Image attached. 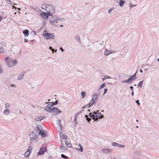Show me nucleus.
Wrapping results in <instances>:
<instances>
[{
  "label": "nucleus",
  "instance_id": "1",
  "mask_svg": "<svg viewBox=\"0 0 159 159\" xmlns=\"http://www.w3.org/2000/svg\"><path fill=\"white\" fill-rule=\"evenodd\" d=\"M41 8L43 9H45L50 16H52L53 14L55 12V8L51 4H42L41 6Z\"/></svg>",
  "mask_w": 159,
  "mask_h": 159
},
{
  "label": "nucleus",
  "instance_id": "2",
  "mask_svg": "<svg viewBox=\"0 0 159 159\" xmlns=\"http://www.w3.org/2000/svg\"><path fill=\"white\" fill-rule=\"evenodd\" d=\"M89 116L94 121H98V119H101L104 117L103 115L99 112V111H98L96 112L94 111L93 113H89Z\"/></svg>",
  "mask_w": 159,
  "mask_h": 159
},
{
  "label": "nucleus",
  "instance_id": "3",
  "mask_svg": "<svg viewBox=\"0 0 159 159\" xmlns=\"http://www.w3.org/2000/svg\"><path fill=\"white\" fill-rule=\"evenodd\" d=\"M5 61L8 66L9 67L14 66L18 63L17 61L16 60H12L9 57H5Z\"/></svg>",
  "mask_w": 159,
  "mask_h": 159
},
{
  "label": "nucleus",
  "instance_id": "4",
  "mask_svg": "<svg viewBox=\"0 0 159 159\" xmlns=\"http://www.w3.org/2000/svg\"><path fill=\"white\" fill-rule=\"evenodd\" d=\"M38 132L37 130H34L29 134L30 141L33 142L37 139L39 136Z\"/></svg>",
  "mask_w": 159,
  "mask_h": 159
},
{
  "label": "nucleus",
  "instance_id": "5",
  "mask_svg": "<svg viewBox=\"0 0 159 159\" xmlns=\"http://www.w3.org/2000/svg\"><path fill=\"white\" fill-rule=\"evenodd\" d=\"M98 94L97 93H94L92 96V98L90 103L86 105L87 106L91 107L93 104L95 103L98 100Z\"/></svg>",
  "mask_w": 159,
  "mask_h": 159
},
{
  "label": "nucleus",
  "instance_id": "6",
  "mask_svg": "<svg viewBox=\"0 0 159 159\" xmlns=\"http://www.w3.org/2000/svg\"><path fill=\"white\" fill-rule=\"evenodd\" d=\"M43 35L44 37L47 40L54 39L55 38V37L53 34L49 33L46 30L44 31Z\"/></svg>",
  "mask_w": 159,
  "mask_h": 159
},
{
  "label": "nucleus",
  "instance_id": "7",
  "mask_svg": "<svg viewBox=\"0 0 159 159\" xmlns=\"http://www.w3.org/2000/svg\"><path fill=\"white\" fill-rule=\"evenodd\" d=\"M58 18H52L49 20L50 23L54 26L56 25V23H57V21H58Z\"/></svg>",
  "mask_w": 159,
  "mask_h": 159
},
{
  "label": "nucleus",
  "instance_id": "8",
  "mask_svg": "<svg viewBox=\"0 0 159 159\" xmlns=\"http://www.w3.org/2000/svg\"><path fill=\"white\" fill-rule=\"evenodd\" d=\"M61 111L57 107H54L52 109L51 113L54 115H56L61 113Z\"/></svg>",
  "mask_w": 159,
  "mask_h": 159
},
{
  "label": "nucleus",
  "instance_id": "9",
  "mask_svg": "<svg viewBox=\"0 0 159 159\" xmlns=\"http://www.w3.org/2000/svg\"><path fill=\"white\" fill-rule=\"evenodd\" d=\"M112 149L107 148H103L102 149V152L105 154H108L112 152Z\"/></svg>",
  "mask_w": 159,
  "mask_h": 159
},
{
  "label": "nucleus",
  "instance_id": "10",
  "mask_svg": "<svg viewBox=\"0 0 159 159\" xmlns=\"http://www.w3.org/2000/svg\"><path fill=\"white\" fill-rule=\"evenodd\" d=\"M116 52V51L114 50H111V51H109L107 49H106L104 53V55L105 56H107L111 54L115 53Z\"/></svg>",
  "mask_w": 159,
  "mask_h": 159
},
{
  "label": "nucleus",
  "instance_id": "11",
  "mask_svg": "<svg viewBox=\"0 0 159 159\" xmlns=\"http://www.w3.org/2000/svg\"><path fill=\"white\" fill-rule=\"evenodd\" d=\"M46 150V147L41 148L39 149V152L38 153V155H43Z\"/></svg>",
  "mask_w": 159,
  "mask_h": 159
},
{
  "label": "nucleus",
  "instance_id": "12",
  "mask_svg": "<svg viewBox=\"0 0 159 159\" xmlns=\"http://www.w3.org/2000/svg\"><path fill=\"white\" fill-rule=\"evenodd\" d=\"M40 16L44 19H47L49 16H50L47 12L46 13L43 12L40 13Z\"/></svg>",
  "mask_w": 159,
  "mask_h": 159
},
{
  "label": "nucleus",
  "instance_id": "13",
  "mask_svg": "<svg viewBox=\"0 0 159 159\" xmlns=\"http://www.w3.org/2000/svg\"><path fill=\"white\" fill-rule=\"evenodd\" d=\"M52 107V105L49 104L45 108L44 110L47 111H50L51 112V110Z\"/></svg>",
  "mask_w": 159,
  "mask_h": 159
},
{
  "label": "nucleus",
  "instance_id": "14",
  "mask_svg": "<svg viewBox=\"0 0 159 159\" xmlns=\"http://www.w3.org/2000/svg\"><path fill=\"white\" fill-rule=\"evenodd\" d=\"M10 113V111L9 109H5L3 111V114L5 116H8Z\"/></svg>",
  "mask_w": 159,
  "mask_h": 159
},
{
  "label": "nucleus",
  "instance_id": "15",
  "mask_svg": "<svg viewBox=\"0 0 159 159\" xmlns=\"http://www.w3.org/2000/svg\"><path fill=\"white\" fill-rule=\"evenodd\" d=\"M57 124H58V125L59 126V127H60V131H59V132L60 133V136H61V130H62V125L61 124V121L60 120H58L57 122Z\"/></svg>",
  "mask_w": 159,
  "mask_h": 159
},
{
  "label": "nucleus",
  "instance_id": "16",
  "mask_svg": "<svg viewBox=\"0 0 159 159\" xmlns=\"http://www.w3.org/2000/svg\"><path fill=\"white\" fill-rule=\"evenodd\" d=\"M43 124H39L37 125L36 127V129L35 130H37L38 132L40 131H42L41 130L43 128Z\"/></svg>",
  "mask_w": 159,
  "mask_h": 159
},
{
  "label": "nucleus",
  "instance_id": "17",
  "mask_svg": "<svg viewBox=\"0 0 159 159\" xmlns=\"http://www.w3.org/2000/svg\"><path fill=\"white\" fill-rule=\"evenodd\" d=\"M38 134L41 135L42 137H43L46 135L47 132H44L43 130L40 131L38 132Z\"/></svg>",
  "mask_w": 159,
  "mask_h": 159
},
{
  "label": "nucleus",
  "instance_id": "18",
  "mask_svg": "<svg viewBox=\"0 0 159 159\" xmlns=\"http://www.w3.org/2000/svg\"><path fill=\"white\" fill-rule=\"evenodd\" d=\"M25 74V72H22L20 75H19L18 78V80H22L24 78Z\"/></svg>",
  "mask_w": 159,
  "mask_h": 159
},
{
  "label": "nucleus",
  "instance_id": "19",
  "mask_svg": "<svg viewBox=\"0 0 159 159\" xmlns=\"http://www.w3.org/2000/svg\"><path fill=\"white\" fill-rule=\"evenodd\" d=\"M136 73V72L135 73V74L133 75L130 78L128 79L129 82L130 81H133L136 79V78L135 77Z\"/></svg>",
  "mask_w": 159,
  "mask_h": 159
},
{
  "label": "nucleus",
  "instance_id": "20",
  "mask_svg": "<svg viewBox=\"0 0 159 159\" xmlns=\"http://www.w3.org/2000/svg\"><path fill=\"white\" fill-rule=\"evenodd\" d=\"M44 118L43 116H39L36 117L35 119L37 121H40Z\"/></svg>",
  "mask_w": 159,
  "mask_h": 159
},
{
  "label": "nucleus",
  "instance_id": "21",
  "mask_svg": "<svg viewBox=\"0 0 159 159\" xmlns=\"http://www.w3.org/2000/svg\"><path fill=\"white\" fill-rule=\"evenodd\" d=\"M125 3V0H120L118 3H119V5L121 7L123 6L124 4Z\"/></svg>",
  "mask_w": 159,
  "mask_h": 159
},
{
  "label": "nucleus",
  "instance_id": "22",
  "mask_svg": "<svg viewBox=\"0 0 159 159\" xmlns=\"http://www.w3.org/2000/svg\"><path fill=\"white\" fill-rule=\"evenodd\" d=\"M23 34L25 37H27L28 36L29 34V31L27 30H25L23 31Z\"/></svg>",
  "mask_w": 159,
  "mask_h": 159
},
{
  "label": "nucleus",
  "instance_id": "23",
  "mask_svg": "<svg viewBox=\"0 0 159 159\" xmlns=\"http://www.w3.org/2000/svg\"><path fill=\"white\" fill-rule=\"evenodd\" d=\"M65 144L66 146L70 148H72V145L68 141H66L65 142Z\"/></svg>",
  "mask_w": 159,
  "mask_h": 159
},
{
  "label": "nucleus",
  "instance_id": "24",
  "mask_svg": "<svg viewBox=\"0 0 159 159\" xmlns=\"http://www.w3.org/2000/svg\"><path fill=\"white\" fill-rule=\"evenodd\" d=\"M66 149L65 148L64 146L63 145H61L60 148V151L63 152L66 151Z\"/></svg>",
  "mask_w": 159,
  "mask_h": 159
},
{
  "label": "nucleus",
  "instance_id": "25",
  "mask_svg": "<svg viewBox=\"0 0 159 159\" xmlns=\"http://www.w3.org/2000/svg\"><path fill=\"white\" fill-rule=\"evenodd\" d=\"M88 106H86V105L85 106V107H83L79 111L77 112V113L79 115V114H81L82 112V111H83V110H84V108H85V107H88Z\"/></svg>",
  "mask_w": 159,
  "mask_h": 159
},
{
  "label": "nucleus",
  "instance_id": "26",
  "mask_svg": "<svg viewBox=\"0 0 159 159\" xmlns=\"http://www.w3.org/2000/svg\"><path fill=\"white\" fill-rule=\"evenodd\" d=\"M30 152H28L27 151H26L24 153V156L25 157H28L30 154Z\"/></svg>",
  "mask_w": 159,
  "mask_h": 159
},
{
  "label": "nucleus",
  "instance_id": "27",
  "mask_svg": "<svg viewBox=\"0 0 159 159\" xmlns=\"http://www.w3.org/2000/svg\"><path fill=\"white\" fill-rule=\"evenodd\" d=\"M78 115L77 113H76L74 116V120L75 121V122H76L77 120V116H78Z\"/></svg>",
  "mask_w": 159,
  "mask_h": 159
},
{
  "label": "nucleus",
  "instance_id": "28",
  "mask_svg": "<svg viewBox=\"0 0 159 159\" xmlns=\"http://www.w3.org/2000/svg\"><path fill=\"white\" fill-rule=\"evenodd\" d=\"M75 39L76 41H77L79 42H80V37L79 35H76L75 36Z\"/></svg>",
  "mask_w": 159,
  "mask_h": 159
},
{
  "label": "nucleus",
  "instance_id": "29",
  "mask_svg": "<svg viewBox=\"0 0 159 159\" xmlns=\"http://www.w3.org/2000/svg\"><path fill=\"white\" fill-rule=\"evenodd\" d=\"M119 148H122L123 149H124L125 148V145H121L119 143H118L117 146Z\"/></svg>",
  "mask_w": 159,
  "mask_h": 159
},
{
  "label": "nucleus",
  "instance_id": "30",
  "mask_svg": "<svg viewBox=\"0 0 159 159\" xmlns=\"http://www.w3.org/2000/svg\"><path fill=\"white\" fill-rule=\"evenodd\" d=\"M5 49L3 47H0V53H3L5 52Z\"/></svg>",
  "mask_w": 159,
  "mask_h": 159
},
{
  "label": "nucleus",
  "instance_id": "31",
  "mask_svg": "<svg viewBox=\"0 0 159 159\" xmlns=\"http://www.w3.org/2000/svg\"><path fill=\"white\" fill-rule=\"evenodd\" d=\"M78 146L79 147H80V148L79 149H77L78 150L80 151V152H82L83 151V148H82L81 144H79L78 145Z\"/></svg>",
  "mask_w": 159,
  "mask_h": 159
},
{
  "label": "nucleus",
  "instance_id": "32",
  "mask_svg": "<svg viewBox=\"0 0 159 159\" xmlns=\"http://www.w3.org/2000/svg\"><path fill=\"white\" fill-rule=\"evenodd\" d=\"M10 105L8 103H6L5 104V109H9V108L10 107Z\"/></svg>",
  "mask_w": 159,
  "mask_h": 159
},
{
  "label": "nucleus",
  "instance_id": "33",
  "mask_svg": "<svg viewBox=\"0 0 159 159\" xmlns=\"http://www.w3.org/2000/svg\"><path fill=\"white\" fill-rule=\"evenodd\" d=\"M30 34L32 36H35L36 35V33L35 31H31L30 33Z\"/></svg>",
  "mask_w": 159,
  "mask_h": 159
},
{
  "label": "nucleus",
  "instance_id": "34",
  "mask_svg": "<svg viewBox=\"0 0 159 159\" xmlns=\"http://www.w3.org/2000/svg\"><path fill=\"white\" fill-rule=\"evenodd\" d=\"M81 95L82 96V98H84L86 95V93L85 92L83 91L81 92Z\"/></svg>",
  "mask_w": 159,
  "mask_h": 159
},
{
  "label": "nucleus",
  "instance_id": "35",
  "mask_svg": "<svg viewBox=\"0 0 159 159\" xmlns=\"http://www.w3.org/2000/svg\"><path fill=\"white\" fill-rule=\"evenodd\" d=\"M32 149V148L31 146H29V147L28 150L27 151L28 152L31 153V152Z\"/></svg>",
  "mask_w": 159,
  "mask_h": 159
},
{
  "label": "nucleus",
  "instance_id": "36",
  "mask_svg": "<svg viewBox=\"0 0 159 159\" xmlns=\"http://www.w3.org/2000/svg\"><path fill=\"white\" fill-rule=\"evenodd\" d=\"M143 81L142 80L140 82H139V83L138 84V86H139L140 87H141L143 85Z\"/></svg>",
  "mask_w": 159,
  "mask_h": 159
},
{
  "label": "nucleus",
  "instance_id": "37",
  "mask_svg": "<svg viewBox=\"0 0 159 159\" xmlns=\"http://www.w3.org/2000/svg\"><path fill=\"white\" fill-rule=\"evenodd\" d=\"M117 143L116 142H113L112 143V145L113 146L115 147V146H117L118 145Z\"/></svg>",
  "mask_w": 159,
  "mask_h": 159
},
{
  "label": "nucleus",
  "instance_id": "38",
  "mask_svg": "<svg viewBox=\"0 0 159 159\" xmlns=\"http://www.w3.org/2000/svg\"><path fill=\"white\" fill-rule=\"evenodd\" d=\"M114 9V7H112L108 11V13L110 14L111 13V12Z\"/></svg>",
  "mask_w": 159,
  "mask_h": 159
},
{
  "label": "nucleus",
  "instance_id": "39",
  "mask_svg": "<svg viewBox=\"0 0 159 159\" xmlns=\"http://www.w3.org/2000/svg\"><path fill=\"white\" fill-rule=\"evenodd\" d=\"M61 157L65 158V159H68V157L65 155L62 154L61 155Z\"/></svg>",
  "mask_w": 159,
  "mask_h": 159
},
{
  "label": "nucleus",
  "instance_id": "40",
  "mask_svg": "<svg viewBox=\"0 0 159 159\" xmlns=\"http://www.w3.org/2000/svg\"><path fill=\"white\" fill-rule=\"evenodd\" d=\"M85 117L86 118V120H87V121L88 122L90 121L91 120V118H88V115H86L85 116Z\"/></svg>",
  "mask_w": 159,
  "mask_h": 159
},
{
  "label": "nucleus",
  "instance_id": "41",
  "mask_svg": "<svg viewBox=\"0 0 159 159\" xmlns=\"http://www.w3.org/2000/svg\"><path fill=\"white\" fill-rule=\"evenodd\" d=\"M104 78H105V79H103V80H105V79H110L111 78L110 76L108 75L104 76Z\"/></svg>",
  "mask_w": 159,
  "mask_h": 159
},
{
  "label": "nucleus",
  "instance_id": "42",
  "mask_svg": "<svg viewBox=\"0 0 159 159\" xmlns=\"http://www.w3.org/2000/svg\"><path fill=\"white\" fill-rule=\"evenodd\" d=\"M136 6V5L135 4H129V6L130 7H135Z\"/></svg>",
  "mask_w": 159,
  "mask_h": 159
},
{
  "label": "nucleus",
  "instance_id": "43",
  "mask_svg": "<svg viewBox=\"0 0 159 159\" xmlns=\"http://www.w3.org/2000/svg\"><path fill=\"white\" fill-rule=\"evenodd\" d=\"M105 84H106L105 83H103V84H101V85L100 86V89L103 88L105 87Z\"/></svg>",
  "mask_w": 159,
  "mask_h": 159
},
{
  "label": "nucleus",
  "instance_id": "44",
  "mask_svg": "<svg viewBox=\"0 0 159 159\" xmlns=\"http://www.w3.org/2000/svg\"><path fill=\"white\" fill-rule=\"evenodd\" d=\"M51 103H52V107L53 106L57 105V102L56 101L54 102H51Z\"/></svg>",
  "mask_w": 159,
  "mask_h": 159
},
{
  "label": "nucleus",
  "instance_id": "45",
  "mask_svg": "<svg viewBox=\"0 0 159 159\" xmlns=\"http://www.w3.org/2000/svg\"><path fill=\"white\" fill-rule=\"evenodd\" d=\"M62 137L63 139H66L67 138V136L65 134L62 135Z\"/></svg>",
  "mask_w": 159,
  "mask_h": 159
},
{
  "label": "nucleus",
  "instance_id": "46",
  "mask_svg": "<svg viewBox=\"0 0 159 159\" xmlns=\"http://www.w3.org/2000/svg\"><path fill=\"white\" fill-rule=\"evenodd\" d=\"M3 70L2 68V67L1 66V65H0V73H2L3 72Z\"/></svg>",
  "mask_w": 159,
  "mask_h": 159
},
{
  "label": "nucleus",
  "instance_id": "47",
  "mask_svg": "<svg viewBox=\"0 0 159 159\" xmlns=\"http://www.w3.org/2000/svg\"><path fill=\"white\" fill-rule=\"evenodd\" d=\"M58 21H63L65 20L64 18H58Z\"/></svg>",
  "mask_w": 159,
  "mask_h": 159
},
{
  "label": "nucleus",
  "instance_id": "48",
  "mask_svg": "<svg viewBox=\"0 0 159 159\" xmlns=\"http://www.w3.org/2000/svg\"><path fill=\"white\" fill-rule=\"evenodd\" d=\"M8 4L11 5L12 2L11 0H6Z\"/></svg>",
  "mask_w": 159,
  "mask_h": 159
},
{
  "label": "nucleus",
  "instance_id": "49",
  "mask_svg": "<svg viewBox=\"0 0 159 159\" xmlns=\"http://www.w3.org/2000/svg\"><path fill=\"white\" fill-rule=\"evenodd\" d=\"M122 83H129V82L128 81V80H124V81H122Z\"/></svg>",
  "mask_w": 159,
  "mask_h": 159
},
{
  "label": "nucleus",
  "instance_id": "50",
  "mask_svg": "<svg viewBox=\"0 0 159 159\" xmlns=\"http://www.w3.org/2000/svg\"><path fill=\"white\" fill-rule=\"evenodd\" d=\"M139 100H137L136 101V102L139 105H140V103H139Z\"/></svg>",
  "mask_w": 159,
  "mask_h": 159
},
{
  "label": "nucleus",
  "instance_id": "51",
  "mask_svg": "<svg viewBox=\"0 0 159 159\" xmlns=\"http://www.w3.org/2000/svg\"><path fill=\"white\" fill-rule=\"evenodd\" d=\"M116 2L118 3L120 0H114Z\"/></svg>",
  "mask_w": 159,
  "mask_h": 159
},
{
  "label": "nucleus",
  "instance_id": "52",
  "mask_svg": "<svg viewBox=\"0 0 159 159\" xmlns=\"http://www.w3.org/2000/svg\"><path fill=\"white\" fill-rule=\"evenodd\" d=\"M107 89H105V90H104V94H105L106 93L107 91Z\"/></svg>",
  "mask_w": 159,
  "mask_h": 159
},
{
  "label": "nucleus",
  "instance_id": "53",
  "mask_svg": "<svg viewBox=\"0 0 159 159\" xmlns=\"http://www.w3.org/2000/svg\"><path fill=\"white\" fill-rule=\"evenodd\" d=\"M10 86L11 87H16V85L13 84H11Z\"/></svg>",
  "mask_w": 159,
  "mask_h": 159
},
{
  "label": "nucleus",
  "instance_id": "54",
  "mask_svg": "<svg viewBox=\"0 0 159 159\" xmlns=\"http://www.w3.org/2000/svg\"><path fill=\"white\" fill-rule=\"evenodd\" d=\"M60 50H61L62 51V52H63V51H64V49H63V48H61V47L60 48Z\"/></svg>",
  "mask_w": 159,
  "mask_h": 159
},
{
  "label": "nucleus",
  "instance_id": "55",
  "mask_svg": "<svg viewBox=\"0 0 159 159\" xmlns=\"http://www.w3.org/2000/svg\"><path fill=\"white\" fill-rule=\"evenodd\" d=\"M133 91V87L132 86H130L129 87Z\"/></svg>",
  "mask_w": 159,
  "mask_h": 159
},
{
  "label": "nucleus",
  "instance_id": "56",
  "mask_svg": "<svg viewBox=\"0 0 159 159\" xmlns=\"http://www.w3.org/2000/svg\"><path fill=\"white\" fill-rule=\"evenodd\" d=\"M24 41H25V43H26V42H28V40L27 39H24Z\"/></svg>",
  "mask_w": 159,
  "mask_h": 159
},
{
  "label": "nucleus",
  "instance_id": "57",
  "mask_svg": "<svg viewBox=\"0 0 159 159\" xmlns=\"http://www.w3.org/2000/svg\"><path fill=\"white\" fill-rule=\"evenodd\" d=\"M2 45H6V44L5 43H2Z\"/></svg>",
  "mask_w": 159,
  "mask_h": 159
},
{
  "label": "nucleus",
  "instance_id": "58",
  "mask_svg": "<svg viewBox=\"0 0 159 159\" xmlns=\"http://www.w3.org/2000/svg\"><path fill=\"white\" fill-rule=\"evenodd\" d=\"M16 7L14 6H13L12 7V8L13 9H16Z\"/></svg>",
  "mask_w": 159,
  "mask_h": 159
},
{
  "label": "nucleus",
  "instance_id": "59",
  "mask_svg": "<svg viewBox=\"0 0 159 159\" xmlns=\"http://www.w3.org/2000/svg\"><path fill=\"white\" fill-rule=\"evenodd\" d=\"M132 96H134V93L133 91V92L132 93Z\"/></svg>",
  "mask_w": 159,
  "mask_h": 159
},
{
  "label": "nucleus",
  "instance_id": "60",
  "mask_svg": "<svg viewBox=\"0 0 159 159\" xmlns=\"http://www.w3.org/2000/svg\"><path fill=\"white\" fill-rule=\"evenodd\" d=\"M140 72H141V73H143V71L142 70V69H140Z\"/></svg>",
  "mask_w": 159,
  "mask_h": 159
},
{
  "label": "nucleus",
  "instance_id": "61",
  "mask_svg": "<svg viewBox=\"0 0 159 159\" xmlns=\"http://www.w3.org/2000/svg\"><path fill=\"white\" fill-rule=\"evenodd\" d=\"M2 19V16H0V22L1 21Z\"/></svg>",
  "mask_w": 159,
  "mask_h": 159
},
{
  "label": "nucleus",
  "instance_id": "62",
  "mask_svg": "<svg viewBox=\"0 0 159 159\" xmlns=\"http://www.w3.org/2000/svg\"><path fill=\"white\" fill-rule=\"evenodd\" d=\"M51 50L53 52L54 51V49H53L52 48V49H51Z\"/></svg>",
  "mask_w": 159,
  "mask_h": 159
},
{
  "label": "nucleus",
  "instance_id": "63",
  "mask_svg": "<svg viewBox=\"0 0 159 159\" xmlns=\"http://www.w3.org/2000/svg\"><path fill=\"white\" fill-rule=\"evenodd\" d=\"M49 48L50 49H51V50L52 49V47H50H50H49Z\"/></svg>",
  "mask_w": 159,
  "mask_h": 159
},
{
  "label": "nucleus",
  "instance_id": "64",
  "mask_svg": "<svg viewBox=\"0 0 159 159\" xmlns=\"http://www.w3.org/2000/svg\"><path fill=\"white\" fill-rule=\"evenodd\" d=\"M17 9L19 11H20L21 9L20 8H18Z\"/></svg>",
  "mask_w": 159,
  "mask_h": 159
}]
</instances>
